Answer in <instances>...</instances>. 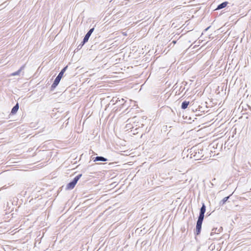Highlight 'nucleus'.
<instances>
[{
	"label": "nucleus",
	"mask_w": 251,
	"mask_h": 251,
	"mask_svg": "<svg viewBox=\"0 0 251 251\" xmlns=\"http://www.w3.org/2000/svg\"><path fill=\"white\" fill-rule=\"evenodd\" d=\"M68 66H66V67H64L62 70L60 71V72L59 73L58 75L55 78L53 83L52 84L51 87H50V90L53 91L56 86L58 85L60 81V80L61 78L62 77L64 73L65 72L67 69Z\"/></svg>",
	"instance_id": "1"
},
{
	"label": "nucleus",
	"mask_w": 251,
	"mask_h": 251,
	"mask_svg": "<svg viewBox=\"0 0 251 251\" xmlns=\"http://www.w3.org/2000/svg\"><path fill=\"white\" fill-rule=\"evenodd\" d=\"M82 174H79L76 176L73 179L72 181L70 182L69 183L67 184L66 187V190H72L73 189L75 185L76 184L77 181L80 179V178L81 177Z\"/></svg>",
	"instance_id": "2"
},
{
	"label": "nucleus",
	"mask_w": 251,
	"mask_h": 251,
	"mask_svg": "<svg viewBox=\"0 0 251 251\" xmlns=\"http://www.w3.org/2000/svg\"><path fill=\"white\" fill-rule=\"evenodd\" d=\"M203 221V219H201L200 218H198L197 222L196 230L195 231V234L196 235H198L201 233V226Z\"/></svg>",
	"instance_id": "3"
},
{
	"label": "nucleus",
	"mask_w": 251,
	"mask_h": 251,
	"mask_svg": "<svg viewBox=\"0 0 251 251\" xmlns=\"http://www.w3.org/2000/svg\"><path fill=\"white\" fill-rule=\"evenodd\" d=\"M94 30V27H93L89 29V30L87 32L86 34L85 35L83 38V44H85L87 42H88L90 36L92 33L93 32Z\"/></svg>",
	"instance_id": "4"
},
{
	"label": "nucleus",
	"mask_w": 251,
	"mask_h": 251,
	"mask_svg": "<svg viewBox=\"0 0 251 251\" xmlns=\"http://www.w3.org/2000/svg\"><path fill=\"white\" fill-rule=\"evenodd\" d=\"M206 211V206L204 203H202L201 207L200 208L199 216L198 218H200L201 219H203L204 217V213Z\"/></svg>",
	"instance_id": "5"
},
{
	"label": "nucleus",
	"mask_w": 251,
	"mask_h": 251,
	"mask_svg": "<svg viewBox=\"0 0 251 251\" xmlns=\"http://www.w3.org/2000/svg\"><path fill=\"white\" fill-rule=\"evenodd\" d=\"M94 162L102 161L104 162L107 161V159L103 156H96L93 158Z\"/></svg>",
	"instance_id": "6"
},
{
	"label": "nucleus",
	"mask_w": 251,
	"mask_h": 251,
	"mask_svg": "<svg viewBox=\"0 0 251 251\" xmlns=\"http://www.w3.org/2000/svg\"><path fill=\"white\" fill-rule=\"evenodd\" d=\"M25 64L23 65V66H22L20 67V68L17 71L12 73L11 75H12V76L19 75H20V74L21 73V72H22V71H23L25 69Z\"/></svg>",
	"instance_id": "7"
},
{
	"label": "nucleus",
	"mask_w": 251,
	"mask_h": 251,
	"mask_svg": "<svg viewBox=\"0 0 251 251\" xmlns=\"http://www.w3.org/2000/svg\"><path fill=\"white\" fill-rule=\"evenodd\" d=\"M19 108V103H17L15 106H13L12 108L11 111V114L14 115L18 111Z\"/></svg>",
	"instance_id": "8"
},
{
	"label": "nucleus",
	"mask_w": 251,
	"mask_h": 251,
	"mask_svg": "<svg viewBox=\"0 0 251 251\" xmlns=\"http://www.w3.org/2000/svg\"><path fill=\"white\" fill-rule=\"evenodd\" d=\"M227 4H228L227 1H225V2L221 3V4H220L218 5V6L216 8V10L221 9L222 8L226 7L227 6Z\"/></svg>",
	"instance_id": "9"
},
{
	"label": "nucleus",
	"mask_w": 251,
	"mask_h": 251,
	"mask_svg": "<svg viewBox=\"0 0 251 251\" xmlns=\"http://www.w3.org/2000/svg\"><path fill=\"white\" fill-rule=\"evenodd\" d=\"M221 230H222V227H221L219 229H217V228H214L212 230V231L210 233V235L212 236L214 233L218 234L219 233H220L221 232Z\"/></svg>",
	"instance_id": "10"
},
{
	"label": "nucleus",
	"mask_w": 251,
	"mask_h": 251,
	"mask_svg": "<svg viewBox=\"0 0 251 251\" xmlns=\"http://www.w3.org/2000/svg\"><path fill=\"white\" fill-rule=\"evenodd\" d=\"M189 104V101H184L182 102L181 108L182 109H185L187 108L188 105Z\"/></svg>",
	"instance_id": "11"
},
{
	"label": "nucleus",
	"mask_w": 251,
	"mask_h": 251,
	"mask_svg": "<svg viewBox=\"0 0 251 251\" xmlns=\"http://www.w3.org/2000/svg\"><path fill=\"white\" fill-rule=\"evenodd\" d=\"M230 196L231 195L227 197H225L222 200H221L219 203L220 205H223L224 204H225L226 201L229 199Z\"/></svg>",
	"instance_id": "12"
},
{
	"label": "nucleus",
	"mask_w": 251,
	"mask_h": 251,
	"mask_svg": "<svg viewBox=\"0 0 251 251\" xmlns=\"http://www.w3.org/2000/svg\"><path fill=\"white\" fill-rule=\"evenodd\" d=\"M85 44H83V40L81 42V43L77 46V48H76V50H80L82 47H83V46Z\"/></svg>",
	"instance_id": "13"
},
{
	"label": "nucleus",
	"mask_w": 251,
	"mask_h": 251,
	"mask_svg": "<svg viewBox=\"0 0 251 251\" xmlns=\"http://www.w3.org/2000/svg\"><path fill=\"white\" fill-rule=\"evenodd\" d=\"M118 103L119 105H124V103H123L124 101V99H121V100L119 99V98H118Z\"/></svg>",
	"instance_id": "14"
},
{
	"label": "nucleus",
	"mask_w": 251,
	"mask_h": 251,
	"mask_svg": "<svg viewBox=\"0 0 251 251\" xmlns=\"http://www.w3.org/2000/svg\"><path fill=\"white\" fill-rule=\"evenodd\" d=\"M111 101L114 102V103H118V99L116 98H113Z\"/></svg>",
	"instance_id": "15"
},
{
	"label": "nucleus",
	"mask_w": 251,
	"mask_h": 251,
	"mask_svg": "<svg viewBox=\"0 0 251 251\" xmlns=\"http://www.w3.org/2000/svg\"><path fill=\"white\" fill-rule=\"evenodd\" d=\"M193 157L195 158V159L198 160L199 159V155H197V153L196 152L195 154L193 155Z\"/></svg>",
	"instance_id": "16"
},
{
	"label": "nucleus",
	"mask_w": 251,
	"mask_h": 251,
	"mask_svg": "<svg viewBox=\"0 0 251 251\" xmlns=\"http://www.w3.org/2000/svg\"><path fill=\"white\" fill-rule=\"evenodd\" d=\"M176 42V41L174 40L172 41V43H173L174 44H175Z\"/></svg>",
	"instance_id": "17"
},
{
	"label": "nucleus",
	"mask_w": 251,
	"mask_h": 251,
	"mask_svg": "<svg viewBox=\"0 0 251 251\" xmlns=\"http://www.w3.org/2000/svg\"><path fill=\"white\" fill-rule=\"evenodd\" d=\"M210 27V26L208 27L207 28H206L205 30H208V28Z\"/></svg>",
	"instance_id": "18"
},
{
	"label": "nucleus",
	"mask_w": 251,
	"mask_h": 251,
	"mask_svg": "<svg viewBox=\"0 0 251 251\" xmlns=\"http://www.w3.org/2000/svg\"><path fill=\"white\" fill-rule=\"evenodd\" d=\"M193 153H192V154H191V155H193ZM191 158H192V156H191Z\"/></svg>",
	"instance_id": "19"
}]
</instances>
